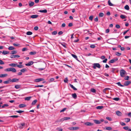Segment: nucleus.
I'll use <instances>...</instances> for the list:
<instances>
[{
  "mask_svg": "<svg viewBox=\"0 0 131 131\" xmlns=\"http://www.w3.org/2000/svg\"><path fill=\"white\" fill-rule=\"evenodd\" d=\"M72 56L74 58H75L76 60L79 61L78 60V59L76 55L73 54H71Z\"/></svg>",
  "mask_w": 131,
  "mask_h": 131,
  "instance_id": "21",
  "label": "nucleus"
},
{
  "mask_svg": "<svg viewBox=\"0 0 131 131\" xmlns=\"http://www.w3.org/2000/svg\"><path fill=\"white\" fill-rule=\"evenodd\" d=\"M4 70L5 71H12L14 73L16 72V70L15 68L13 67H10V68L6 69Z\"/></svg>",
  "mask_w": 131,
  "mask_h": 131,
  "instance_id": "1",
  "label": "nucleus"
},
{
  "mask_svg": "<svg viewBox=\"0 0 131 131\" xmlns=\"http://www.w3.org/2000/svg\"><path fill=\"white\" fill-rule=\"evenodd\" d=\"M9 65L10 67H15L17 66V64L14 63H12L9 64Z\"/></svg>",
  "mask_w": 131,
  "mask_h": 131,
  "instance_id": "13",
  "label": "nucleus"
},
{
  "mask_svg": "<svg viewBox=\"0 0 131 131\" xmlns=\"http://www.w3.org/2000/svg\"><path fill=\"white\" fill-rule=\"evenodd\" d=\"M37 52L36 51H34L33 52H29V54L30 55H35L36 53Z\"/></svg>",
  "mask_w": 131,
  "mask_h": 131,
  "instance_id": "22",
  "label": "nucleus"
},
{
  "mask_svg": "<svg viewBox=\"0 0 131 131\" xmlns=\"http://www.w3.org/2000/svg\"><path fill=\"white\" fill-rule=\"evenodd\" d=\"M24 111H16V112L17 113H21L23 112H24Z\"/></svg>",
  "mask_w": 131,
  "mask_h": 131,
  "instance_id": "61",
  "label": "nucleus"
},
{
  "mask_svg": "<svg viewBox=\"0 0 131 131\" xmlns=\"http://www.w3.org/2000/svg\"><path fill=\"white\" fill-rule=\"evenodd\" d=\"M44 80V79L43 78H39L35 79V81L36 82H38Z\"/></svg>",
  "mask_w": 131,
  "mask_h": 131,
  "instance_id": "7",
  "label": "nucleus"
},
{
  "mask_svg": "<svg viewBox=\"0 0 131 131\" xmlns=\"http://www.w3.org/2000/svg\"><path fill=\"white\" fill-rule=\"evenodd\" d=\"M95 46L94 45H91L90 46L91 48H95Z\"/></svg>",
  "mask_w": 131,
  "mask_h": 131,
  "instance_id": "55",
  "label": "nucleus"
},
{
  "mask_svg": "<svg viewBox=\"0 0 131 131\" xmlns=\"http://www.w3.org/2000/svg\"><path fill=\"white\" fill-rule=\"evenodd\" d=\"M4 64V62L2 60L0 59V64Z\"/></svg>",
  "mask_w": 131,
  "mask_h": 131,
  "instance_id": "56",
  "label": "nucleus"
},
{
  "mask_svg": "<svg viewBox=\"0 0 131 131\" xmlns=\"http://www.w3.org/2000/svg\"><path fill=\"white\" fill-rule=\"evenodd\" d=\"M18 126H19V128L20 129H22L23 128V127L22 126H21L20 124H18Z\"/></svg>",
  "mask_w": 131,
  "mask_h": 131,
  "instance_id": "52",
  "label": "nucleus"
},
{
  "mask_svg": "<svg viewBox=\"0 0 131 131\" xmlns=\"http://www.w3.org/2000/svg\"><path fill=\"white\" fill-rule=\"evenodd\" d=\"M93 68L94 69H96V67L99 68H100L101 67V66L100 64L99 63H95L93 64Z\"/></svg>",
  "mask_w": 131,
  "mask_h": 131,
  "instance_id": "3",
  "label": "nucleus"
},
{
  "mask_svg": "<svg viewBox=\"0 0 131 131\" xmlns=\"http://www.w3.org/2000/svg\"><path fill=\"white\" fill-rule=\"evenodd\" d=\"M106 130H112V128L110 127H106Z\"/></svg>",
  "mask_w": 131,
  "mask_h": 131,
  "instance_id": "42",
  "label": "nucleus"
},
{
  "mask_svg": "<svg viewBox=\"0 0 131 131\" xmlns=\"http://www.w3.org/2000/svg\"><path fill=\"white\" fill-rule=\"evenodd\" d=\"M17 53L16 51L15 50H13L11 51V54H16Z\"/></svg>",
  "mask_w": 131,
  "mask_h": 131,
  "instance_id": "35",
  "label": "nucleus"
},
{
  "mask_svg": "<svg viewBox=\"0 0 131 131\" xmlns=\"http://www.w3.org/2000/svg\"><path fill=\"white\" fill-rule=\"evenodd\" d=\"M129 77L128 76H126L124 78V79L125 80H128Z\"/></svg>",
  "mask_w": 131,
  "mask_h": 131,
  "instance_id": "45",
  "label": "nucleus"
},
{
  "mask_svg": "<svg viewBox=\"0 0 131 131\" xmlns=\"http://www.w3.org/2000/svg\"><path fill=\"white\" fill-rule=\"evenodd\" d=\"M119 98L118 97H115L114 98L113 100L116 101H118L119 100Z\"/></svg>",
  "mask_w": 131,
  "mask_h": 131,
  "instance_id": "49",
  "label": "nucleus"
},
{
  "mask_svg": "<svg viewBox=\"0 0 131 131\" xmlns=\"http://www.w3.org/2000/svg\"><path fill=\"white\" fill-rule=\"evenodd\" d=\"M85 124L87 126H92L93 125V124L90 122H86L85 123Z\"/></svg>",
  "mask_w": 131,
  "mask_h": 131,
  "instance_id": "15",
  "label": "nucleus"
},
{
  "mask_svg": "<svg viewBox=\"0 0 131 131\" xmlns=\"http://www.w3.org/2000/svg\"><path fill=\"white\" fill-rule=\"evenodd\" d=\"M9 53V52L8 51H3L2 52V54L4 55H5V54H8Z\"/></svg>",
  "mask_w": 131,
  "mask_h": 131,
  "instance_id": "26",
  "label": "nucleus"
},
{
  "mask_svg": "<svg viewBox=\"0 0 131 131\" xmlns=\"http://www.w3.org/2000/svg\"><path fill=\"white\" fill-rule=\"evenodd\" d=\"M54 80V79L53 78H51L49 80V82H51L53 81Z\"/></svg>",
  "mask_w": 131,
  "mask_h": 131,
  "instance_id": "43",
  "label": "nucleus"
},
{
  "mask_svg": "<svg viewBox=\"0 0 131 131\" xmlns=\"http://www.w3.org/2000/svg\"><path fill=\"white\" fill-rule=\"evenodd\" d=\"M32 32L30 31H28L26 33V34L27 35H31L32 34Z\"/></svg>",
  "mask_w": 131,
  "mask_h": 131,
  "instance_id": "34",
  "label": "nucleus"
},
{
  "mask_svg": "<svg viewBox=\"0 0 131 131\" xmlns=\"http://www.w3.org/2000/svg\"><path fill=\"white\" fill-rule=\"evenodd\" d=\"M116 27L117 28L119 29V28H120V26L118 25H116Z\"/></svg>",
  "mask_w": 131,
  "mask_h": 131,
  "instance_id": "63",
  "label": "nucleus"
},
{
  "mask_svg": "<svg viewBox=\"0 0 131 131\" xmlns=\"http://www.w3.org/2000/svg\"><path fill=\"white\" fill-rule=\"evenodd\" d=\"M106 118L107 119L110 121H111L112 120V119L110 117H106Z\"/></svg>",
  "mask_w": 131,
  "mask_h": 131,
  "instance_id": "58",
  "label": "nucleus"
},
{
  "mask_svg": "<svg viewBox=\"0 0 131 131\" xmlns=\"http://www.w3.org/2000/svg\"><path fill=\"white\" fill-rule=\"evenodd\" d=\"M26 71V69L25 68L23 69L20 70V71L21 72H24Z\"/></svg>",
  "mask_w": 131,
  "mask_h": 131,
  "instance_id": "38",
  "label": "nucleus"
},
{
  "mask_svg": "<svg viewBox=\"0 0 131 131\" xmlns=\"http://www.w3.org/2000/svg\"><path fill=\"white\" fill-rule=\"evenodd\" d=\"M31 97V96L27 97L25 98V100L29 101L30 100Z\"/></svg>",
  "mask_w": 131,
  "mask_h": 131,
  "instance_id": "24",
  "label": "nucleus"
},
{
  "mask_svg": "<svg viewBox=\"0 0 131 131\" xmlns=\"http://www.w3.org/2000/svg\"><path fill=\"white\" fill-rule=\"evenodd\" d=\"M69 129L70 130H76L79 129V127H72L69 128Z\"/></svg>",
  "mask_w": 131,
  "mask_h": 131,
  "instance_id": "6",
  "label": "nucleus"
},
{
  "mask_svg": "<svg viewBox=\"0 0 131 131\" xmlns=\"http://www.w3.org/2000/svg\"><path fill=\"white\" fill-rule=\"evenodd\" d=\"M7 76V74H0V77L3 78L4 77Z\"/></svg>",
  "mask_w": 131,
  "mask_h": 131,
  "instance_id": "18",
  "label": "nucleus"
},
{
  "mask_svg": "<svg viewBox=\"0 0 131 131\" xmlns=\"http://www.w3.org/2000/svg\"><path fill=\"white\" fill-rule=\"evenodd\" d=\"M34 63V62L32 61H30L27 63L25 65L27 66H30L32 65Z\"/></svg>",
  "mask_w": 131,
  "mask_h": 131,
  "instance_id": "8",
  "label": "nucleus"
},
{
  "mask_svg": "<svg viewBox=\"0 0 131 131\" xmlns=\"http://www.w3.org/2000/svg\"><path fill=\"white\" fill-rule=\"evenodd\" d=\"M123 128L124 129L126 130H128L129 128H128V126H125L124 127H123Z\"/></svg>",
  "mask_w": 131,
  "mask_h": 131,
  "instance_id": "53",
  "label": "nucleus"
},
{
  "mask_svg": "<svg viewBox=\"0 0 131 131\" xmlns=\"http://www.w3.org/2000/svg\"><path fill=\"white\" fill-rule=\"evenodd\" d=\"M104 14L102 13H101L99 14V16L100 17H102L104 16Z\"/></svg>",
  "mask_w": 131,
  "mask_h": 131,
  "instance_id": "37",
  "label": "nucleus"
},
{
  "mask_svg": "<svg viewBox=\"0 0 131 131\" xmlns=\"http://www.w3.org/2000/svg\"><path fill=\"white\" fill-rule=\"evenodd\" d=\"M93 16H91L89 17V19L91 21H92L93 20Z\"/></svg>",
  "mask_w": 131,
  "mask_h": 131,
  "instance_id": "46",
  "label": "nucleus"
},
{
  "mask_svg": "<svg viewBox=\"0 0 131 131\" xmlns=\"http://www.w3.org/2000/svg\"><path fill=\"white\" fill-rule=\"evenodd\" d=\"M118 60V58H115L114 59L110 60L109 61V62L111 63H113L117 61Z\"/></svg>",
  "mask_w": 131,
  "mask_h": 131,
  "instance_id": "5",
  "label": "nucleus"
},
{
  "mask_svg": "<svg viewBox=\"0 0 131 131\" xmlns=\"http://www.w3.org/2000/svg\"><path fill=\"white\" fill-rule=\"evenodd\" d=\"M57 130L58 131H62V129L59 128H57Z\"/></svg>",
  "mask_w": 131,
  "mask_h": 131,
  "instance_id": "54",
  "label": "nucleus"
},
{
  "mask_svg": "<svg viewBox=\"0 0 131 131\" xmlns=\"http://www.w3.org/2000/svg\"><path fill=\"white\" fill-rule=\"evenodd\" d=\"M72 97L74 99L76 98L77 97V95L75 93L72 94Z\"/></svg>",
  "mask_w": 131,
  "mask_h": 131,
  "instance_id": "32",
  "label": "nucleus"
},
{
  "mask_svg": "<svg viewBox=\"0 0 131 131\" xmlns=\"http://www.w3.org/2000/svg\"><path fill=\"white\" fill-rule=\"evenodd\" d=\"M66 108H63L62 110L60 111V112H64V111H65L66 110Z\"/></svg>",
  "mask_w": 131,
  "mask_h": 131,
  "instance_id": "60",
  "label": "nucleus"
},
{
  "mask_svg": "<svg viewBox=\"0 0 131 131\" xmlns=\"http://www.w3.org/2000/svg\"><path fill=\"white\" fill-rule=\"evenodd\" d=\"M110 89L109 88H106L104 89L103 90V92L105 94H107V93L106 92V91L107 90H110Z\"/></svg>",
  "mask_w": 131,
  "mask_h": 131,
  "instance_id": "16",
  "label": "nucleus"
},
{
  "mask_svg": "<svg viewBox=\"0 0 131 131\" xmlns=\"http://www.w3.org/2000/svg\"><path fill=\"white\" fill-rule=\"evenodd\" d=\"M91 91L93 93H95V92L96 90L94 89H91Z\"/></svg>",
  "mask_w": 131,
  "mask_h": 131,
  "instance_id": "50",
  "label": "nucleus"
},
{
  "mask_svg": "<svg viewBox=\"0 0 131 131\" xmlns=\"http://www.w3.org/2000/svg\"><path fill=\"white\" fill-rule=\"evenodd\" d=\"M17 66L18 68H23V66L21 65H17Z\"/></svg>",
  "mask_w": 131,
  "mask_h": 131,
  "instance_id": "59",
  "label": "nucleus"
},
{
  "mask_svg": "<svg viewBox=\"0 0 131 131\" xmlns=\"http://www.w3.org/2000/svg\"><path fill=\"white\" fill-rule=\"evenodd\" d=\"M27 50V48H24L22 49V51H24Z\"/></svg>",
  "mask_w": 131,
  "mask_h": 131,
  "instance_id": "57",
  "label": "nucleus"
},
{
  "mask_svg": "<svg viewBox=\"0 0 131 131\" xmlns=\"http://www.w3.org/2000/svg\"><path fill=\"white\" fill-rule=\"evenodd\" d=\"M120 124L122 125V126H125L126 125V124L125 123L122 122L120 123Z\"/></svg>",
  "mask_w": 131,
  "mask_h": 131,
  "instance_id": "64",
  "label": "nucleus"
},
{
  "mask_svg": "<svg viewBox=\"0 0 131 131\" xmlns=\"http://www.w3.org/2000/svg\"><path fill=\"white\" fill-rule=\"evenodd\" d=\"M37 100H36L34 101L31 103V105H34L35 104L37 103Z\"/></svg>",
  "mask_w": 131,
  "mask_h": 131,
  "instance_id": "29",
  "label": "nucleus"
},
{
  "mask_svg": "<svg viewBox=\"0 0 131 131\" xmlns=\"http://www.w3.org/2000/svg\"><path fill=\"white\" fill-rule=\"evenodd\" d=\"M39 12L41 13H46L47 12V11L46 9H45L42 10H39Z\"/></svg>",
  "mask_w": 131,
  "mask_h": 131,
  "instance_id": "20",
  "label": "nucleus"
},
{
  "mask_svg": "<svg viewBox=\"0 0 131 131\" xmlns=\"http://www.w3.org/2000/svg\"><path fill=\"white\" fill-rule=\"evenodd\" d=\"M124 8L127 10H128L129 9V7L128 5H126L124 7Z\"/></svg>",
  "mask_w": 131,
  "mask_h": 131,
  "instance_id": "28",
  "label": "nucleus"
},
{
  "mask_svg": "<svg viewBox=\"0 0 131 131\" xmlns=\"http://www.w3.org/2000/svg\"><path fill=\"white\" fill-rule=\"evenodd\" d=\"M57 33V32L56 31H54L52 32V34L53 35H56Z\"/></svg>",
  "mask_w": 131,
  "mask_h": 131,
  "instance_id": "47",
  "label": "nucleus"
},
{
  "mask_svg": "<svg viewBox=\"0 0 131 131\" xmlns=\"http://www.w3.org/2000/svg\"><path fill=\"white\" fill-rule=\"evenodd\" d=\"M126 71L124 70H121L120 71V75L122 77H124V75L126 73Z\"/></svg>",
  "mask_w": 131,
  "mask_h": 131,
  "instance_id": "2",
  "label": "nucleus"
},
{
  "mask_svg": "<svg viewBox=\"0 0 131 131\" xmlns=\"http://www.w3.org/2000/svg\"><path fill=\"white\" fill-rule=\"evenodd\" d=\"M93 121L94 123L96 124H99L101 123V121H100L97 120H94Z\"/></svg>",
  "mask_w": 131,
  "mask_h": 131,
  "instance_id": "14",
  "label": "nucleus"
},
{
  "mask_svg": "<svg viewBox=\"0 0 131 131\" xmlns=\"http://www.w3.org/2000/svg\"><path fill=\"white\" fill-rule=\"evenodd\" d=\"M125 122L128 123L130 121V119L128 118H126L125 119Z\"/></svg>",
  "mask_w": 131,
  "mask_h": 131,
  "instance_id": "23",
  "label": "nucleus"
},
{
  "mask_svg": "<svg viewBox=\"0 0 131 131\" xmlns=\"http://www.w3.org/2000/svg\"><path fill=\"white\" fill-rule=\"evenodd\" d=\"M108 5L110 6H112L113 5V4L111 3L110 0L108 1Z\"/></svg>",
  "mask_w": 131,
  "mask_h": 131,
  "instance_id": "44",
  "label": "nucleus"
},
{
  "mask_svg": "<svg viewBox=\"0 0 131 131\" xmlns=\"http://www.w3.org/2000/svg\"><path fill=\"white\" fill-rule=\"evenodd\" d=\"M38 16L37 15H31L30 17L32 18H37L38 17Z\"/></svg>",
  "mask_w": 131,
  "mask_h": 131,
  "instance_id": "19",
  "label": "nucleus"
},
{
  "mask_svg": "<svg viewBox=\"0 0 131 131\" xmlns=\"http://www.w3.org/2000/svg\"><path fill=\"white\" fill-rule=\"evenodd\" d=\"M131 83V82L130 81H126L124 83V85L125 86H127Z\"/></svg>",
  "mask_w": 131,
  "mask_h": 131,
  "instance_id": "9",
  "label": "nucleus"
},
{
  "mask_svg": "<svg viewBox=\"0 0 131 131\" xmlns=\"http://www.w3.org/2000/svg\"><path fill=\"white\" fill-rule=\"evenodd\" d=\"M8 49L9 50H12L15 49V48L13 46H10L8 48Z\"/></svg>",
  "mask_w": 131,
  "mask_h": 131,
  "instance_id": "25",
  "label": "nucleus"
},
{
  "mask_svg": "<svg viewBox=\"0 0 131 131\" xmlns=\"http://www.w3.org/2000/svg\"><path fill=\"white\" fill-rule=\"evenodd\" d=\"M15 87L16 89H18L20 88V86L18 85H15Z\"/></svg>",
  "mask_w": 131,
  "mask_h": 131,
  "instance_id": "30",
  "label": "nucleus"
},
{
  "mask_svg": "<svg viewBox=\"0 0 131 131\" xmlns=\"http://www.w3.org/2000/svg\"><path fill=\"white\" fill-rule=\"evenodd\" d=\"M9 105L7 104H5L3 105L2 106V108H4L5 107H7Z\"/></svg>",
  "mask_w": 131,
  "mask_h": 131,
  "instance_id": "39",
  "label": "nucleus"
},
{
  "mask_svg": "<svg viewBox=\"0 0 131 131\" xmlns=\"http://www.w3.org/2000/svg\"><path fill=\"white\" fill-rule=\"evenodd\" d=\"M103 108V106H99L96 107V109H101Z\"/></svg>",
  "mask_w": 131,
  "mask_h": 131,
  "instance_id": "31",
  "label": "nucleus"
},
{
  "mask_svg": "<svg viewBox=\"0 0 131 131\" xmlns=\"http://www.w3.org/2000/svg\"><path fill=\"white\" fill-rule=\"evenodd\" d=\"M19 80V79H17L15 78L11 80L10 82H16Z\"/></svg>",
  "mask_w": 131,
  "mask_h": 131,
  "instance_id": "12",
  "label": "nucleus"
},
{
  "mask_svg": "<svg viewBox=\"0 0 131 131\" xmlns=\"http://www.w3.org/2000/svg\"><path fill=\"white\" fill-rule=\"evenodd\" d=\"M116 84H117L118 86H120L121 87L124 86L122 85L120 82H118L116 83Z\"/></svg>",
  "mask_w": 131,
  "mask_h": 131,
  "instance_id": "36",
  "label": "nucleus"
},
{
  "mask_svg": "<svg viewBox=\"0 0 131 131\" xmlns=\"http://www.w3.org/2000/svg\"><path fill=\"white\" fill-rule=\"evenodd\" d=\"M68 81V80L67 78H66L64 80V81L65 83H67Z\"/></svg>",
  "mask_w": 131,
  "mask_h": 131,
  "instance_id": "51",
  "label": "nucleus"
},
{
  "mask_svg": "<svg viewBox=\"0 0 131 131\" xmlns=\"http://www.w3.org/2000/svg\"><path fill=\"white\" fill-rule=\"evenodd\" d=\"M116 113L118 116H120L122 115V114L121 112L119 111H117L116 112Z\"/></svg>",
  "mask_w": 131,
  "mask_h": 131,
  "instance_id": "10",
  "label": "nucleus"
},
{
  "mask_svg": "<svg viewBox=\"0 0 131 131\" xmlns=\"http://www.w3.org/2000/svg\"><path fill=\"white\" fill-rule=\"evenodd\" d=\"M70 86L74 90H77V89L75 88L73 85L72 84H70Z\"/></svg>",
  "mask_w": 131,
  "mask_h": 131,
  "instance_id": "27",
  "label": "nucleus"
},
{
  "mask_svg": "<svg viewBox=\"0 0 131 131\" xmlns=\"http://www.w3.org/2000/svg\"><path fill=\"white\" fill-rule=\"evenodd\" d=\"M116 55L117 56H120L121 54V53L118 52H116Z\"/></svg>",
  "mask_w": 131,
  "mask_h": 131,
  "instance_id": "48",
  "label": "nucleus"
},
{
  "mask_svg": "<svg viewBox=\"0 0 131 131\" xmlns=\"http://www.w3.org/2000/svg\"><path fill=\"white\" fill-rule=\"evenodd\" d=\"M8 117H13V118H17L19 117V116L17 115H13V116H11Z\"/></svg>",
  "mask_w": 131,
  "mask_h": 131,
  "instance_id": "40",
  "label": "nucleus"
},
{
  "mask_svg": "<svg viewBox=\"0 0 131 131\" xmlns=\"http://www.w3.org/2000/svg\"><path fill=\"white\" fill-rule=\"evenodd\" d=\"M38 27L37 26H35L34 28V29L36 30H38Z\"/></svg>",
  "mask_w": 131,
  "mask_h": 131,
  "instance_id": "62",
  "label": "nucleus"
},
{
  "mask_svg": "<svg viewBox=\"0 0 131 131\" xmlns=\"http://www.w3.org/2000/svg\"><path fill=\"white\" fill-rule=\"evenodd\" d=\"M120 17L122 19H125V18H126V17L125 16V15H121L120 16Z\"/></svg>",
  "mask_w": 131,
  "mask_h": 131,
  "instance_id": "33",
  "label": "nucleus"
},
{
  "mask_svg": "<svg viewBox=\"0 0 131 131\" xmlns=\"http://www.w3.org/2000/svg\"><path fill=\"white\" fill-rule=\"evenodd\" d=\"M34 4V3L33 2H31L29 4V6H33Z\"/></svg>",
  "mask_w": 131,
  "mask_h": 131,
  "instance_id": "41",
  "label": "nucleus"
},
{
  "mask_svg": "<svg viewBox=\"0 0 131 131\" xmlns=\"http://www.w3.org/2000/svg\"><path fill=\"white\" fill-rule=\"evenodd\" d=\"M70 119V117H64L60 119L59 122H63L64 121L69 119Z\"/></svg>",
  "mask_w": 131,
  "mask_h": 131,
  "instance_id": "4",
  "label": "nucleus"
},
{
  "mask_svg": "<svg viewBox=\"0 0 131 131\" xmlns=\"http://www.w3.org/2000/svg\"><path fill=\"white\" fill-rule=\"evenodd\" d=\"M20 57V56L19 55H11L10 56V57L11 58H15L16 57L19 58Z\"/></svg>",
  "mask_w": 131,
  "mask_h": 131,
  "instance_id": "11",
  "label": "nucleus"
},
{
  "mask_svg": "<svg viewBox=\"0 0 131 131\" xmlns=\"http://www.w3.org/2000/svg\"><path fill=\"white\" fill-rule=\"evenodd\" d=\"M26 106V105L24 104H21L19 105V108L24 107Z\"/></svg>",
  "mask_w": 131,
  "mask_h": 131,
  "instance_id": "17",
  "label": "nucleus"
}]
</instances>
